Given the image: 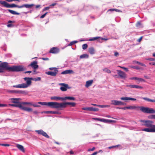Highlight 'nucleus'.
Returning <instances> with one entry per match:
<instances>
[{"mask_svg":"<svg viewBox=\"0 0 155 155\" xmlns=\"http://www.w3.org/2000/svg\"><path fill=\"white\" fill-rule=\"evenodd\" d=\"M58 71L57 68H54V72L47 71L46 72V74L48 75H50L52 76H55L58 73Z\"/></svg>","mask_w":155,"mask_h":155,"instance_id":"nucleus-9","label":"nucleus"},{"mask_svg":"<svg viewBox=\"0 0 155 155\" xmlns=\"http://www.w3.org/2000/svg\"><path fill=\"white\" fill-rule=\"evenodd\" d=\"M5 70L9 71H23L24 68L21 66H13L10 67L7 62H2L0 64V73L4 72Z\"/></svg>","mask_w":155,"mask_h":155,"instance_id":"nucleus-2","label":"nucleus"},{"mask_svg":"<svg viewBox=\"0 0 155 155\" xmlns=\"http://www.w3.org/2000/svg\"><path fill=\"white\" fill-rule=\"evenodd\" d=\"M93 119L94 120H96L101 122H104V119L103 118H93Z\"/></svg>","mask_w":155,"mask_h":155,"instance_id":"nucleus-31","label":"nucleus"},{"mask_svg":"<svg viewBox=\"0 0 155 155\" xmlns=\"http://www.w3.org/2000/svg\"><path fill=\"white\" fill-rule=\"evenodd\" d=\"M45 113L46 114H57V112L56 111H47L45 112Z\"/></svg>","mask_w":155,"mask_h":155,"instance_id":"nucleus-32","label":"nucleus"},{"mask_svg":"<svg viewBox=\"0 0 155 155\" xmlns=\"http://www.w3.org/2000/svg\"><path fill=\"white\" fill-rule=\"evenodd\" d=\"M48 12H46L45 14L42 15L41 17L40 18H42L45 17L46 16V15L48 13Z\"/></svg>","mask_w":155,"mask_h":155,"instance_id":"nucleus-48","label":"nucleus"},{"mask_svg":"<svg viewBox=\"0 0 155 155\" xmlns=\"http://www.w3.org/2000/svg\"><path fill=\"white\" fill-rule=\"evenodd\" d=\"M36 131L39 134H40L42 135L43 136L45 137L48 138H49V136L44 131L42 130H36Z\"/></svg>","mask_w":155,"mask_h":155,"instance_id":"nucleus-13","label":"nucleus"},{"mask_svg":"<svg viewBox=\"0 0 155 155\" xmlns=\"http://www.w3.org/2000/svg\"><path fill=\"white\" fill-rule=\"evenodd\" d=\"M73 72V71L71 70H66L61 72V74H70Z\"/></svg>","mask_w":155,"mask_h":155,"instance_id":"nucleus-25","label":"nucleus"},{"mask_svg":"<svg viewBox=\"0 0 155 155\" xmlns=\"http://www.w3.org/2000/svg\"><path fill=\"white\" fill-rule=\"evenodd\" d=\"M40 80H41V78L40 77H38L37 78H35V81H39Z\"/></svg>","mask_w":155,"mask_h":155,"instance_id":"nucleus-60","label":"nucleus"},{"mask_svg":"<svg viewBox=\"0 0 155 155\" xmlns=\"http://www.w3.org/2000/svg\"><path fill=\"white\" fill-rule=\"evenodd\" d=\"M13 87L16 88H25L28 87V86H27L25 83H23L18 85H13Z\"/></svg>","mask_w":155,"mask_h":155,"instance_id":"nucleus-15","label":"nucleus"},{"mask_svg":"<svg viewBox=\"0 0 155 155\" xmlns=\"http://www.w3.org/2000/svg\"><path fill=\"white\" fill-rule=\"evenodd\" d=\"M117 71L118 75L121 78L125 79L127 78V74L124 72L119 70H117Z\"/></svg>","mask_w":155,"mask_h":155,"instance_id":"nucleus-7","label":"nucleus"},{"mask_svg":"<svg viewBox=\"0 0 155 155\" xmlns=\"http://www.w3.org/2000/svg\"><path fill=\"white\" fill-rule=\"evenodd\" d=\"M119 67H120L121 68L124 69L127 72V71H129L128 69L127 68H125V67H121V66H119Z\"/></svg>","mask_w":155,"mask_h":155,"instance_id":"nucleus-45","label":"nucleus"},{"mask_svg":"<svg viewBox=\"0 0 155 155\" xmlns=\"http://www.w3.org/2000/svg\"><path fill=\"white\" fill-rule=\"evenodd\" d=\"M8 10L10 13L13 15H19L20 14V13H18L12 10L11 9H8Z\"/></svg>","mask_w":155,"mask_h":155,"instance_id":"nucleus-28","label":"nucleus"},{"mask_svg":"<svg viewBox=\"0 0 155 155\" xmlns=\"http://www.w3.org/2000/svg\"><path fill=\"white\" fill-rule=\"evenodd\" d=\"M114 11H115L116 12H121L122 11L120 10L117 9H115Z\"/></svg>","mask_w":155,"mask_h":155,"instance_id":"nucleus-61","label":"nucleus"},{"mask_svg":"<svg viewBox=\"0 0 155 155\" xmlns=\"http://www.w3.org/2000/svg\"><path fill=\"white\" fill-rule=\"evenodd\" d=\"M37 62L36 61H35L31 62L30 64L28 66V67H31L34 69V71H35V70L37 69L38 68V66L37 64Z\"/></svg>","mask_w":155,"mask_h":155,"instance_id":"nucleus-6","label":"nucleus"},{"mask_svg":"<svg viewBox=\"0 0 155 155\" xmlns=\"http://www.w3.org/2000/svg\"><path fill=\"white\" fill-rule=\"evenodd\" d=\"M7 92L10 93H17V91L15 90H7Z\"/></svg>","mask_w":155,"mask_h":155,"instance_id":"nucleus-36","label":"nucleus"},{"mask_svg":"<svg viewBox=\"0 0 155 155\" xmlns=\"http://www.w3.org/2000/svg\"><path fill=\"white\" fill-rule=\"evenodd\" d=\"M137 80L141 82H145V80L144 79H143L142 78H137Z\"/></svg>","mask_w":155,"mask_h":155,"instance_id":"nucleus-42","label":"nucleus"},{"mask_svg":"<svg viewBox=\"0 0 155 155\" xmlns=\"http://www.w3.org/2000/svg\"><path fill=\"white\" fill-rule=\"evenodd\" d=\"M140 122L143 123V125L148 128L155 129V125H153V122L150 120H140Z\"/></svg>","mask_w":155,"mask_h":155,"instance_id":"nucleus-4","label":"nucleus"},{"mask_svg":"<svg viewBox=\"0 0 155 155\" xmlns=\"http://www.w3.org/2000/svg\"><path fill=\"white\" fill-rule=\"evenodd\" d=\"M119 54V53H118L117 52H116L114 53V55L115 56H118Z\"/></svg>","mask_w":155,"mask_h":155,"instance_id":"nucleus-58","label":"nucleus"},{"mask_svg":"<svg viewBox=\"0 0 155 155\" xmlns=\"http://www.w3.org/2000/svg\"><path fill=\"white\" fill-rule=\"evenodd\" d=\"M21 109L28 112H31L33 110L32 108L30 107H24L22 105V106Z\"/></svg>","mask_w":155,"mask_h":155,"instance_id":"nucleus-19","label":"nucleus"},{"mask_svg":"<svg viewBox=\"0 0 155 155\" xmlns=\"http://www.w3.org/2000/svg\"><path fill=\"white\" fill-rule=\"evenodd\" d=\"M99 110V109L97 108H94L92 107H90L89 111H97Z\"/></svg>","mask_w":155,"mask_h":155,"instance_id":"nucleus-29","label":"nucleus"},{"mask_svg":"<svg viewBox=\"0 0 155 155\" xmlns=\"http://www.w3.org/2000/svg\"><path fill=\"white\" fill-rule=\"evenodd\" d=\"M148 117L149 119H155V115H152L150 116H149Z\"/></svg>","mask_w":155,"mask_h":155,"instance_id":"nucleus-39","label":"nucleus"},{"mask_svg":"<svg viewBox=\"0 0 155 155\" xmlns=\"http://www.w3.org/2000/svg\"><path fill=\"white\" fill-rule=\"evenodd\" d=\"M119 146V145H116V146H113L111 147H108V148L109 149H111L115 147H118V146Z\"/></svg>","mask_w":155,"mask_h":155,"instance_id":"nucleus-47","label":"nucleus"},{"mask_svg":"<svg viewBox=\"0 0 155 155\" xmlns=\"http://www.w3.org/2000/svg\"><path fill=\"white\" fill-rule=\"evenodd\" d=\"M100 38V37H94V38H90L89 39V41H95V40H97L98 38Z\"/></svg>","mask_w":155,"mask_h":155,"instance_id":"nucleus-38","label":"nucleus"},{"mask_svg":"<svg viewBox=\"0 0 155 155\" xmlns=\"http://www.w3.org/2000/svg\"><path fill=\"white\" fill-rule=\"evenodd\" d=\"M98 107H101V108H103V107H106V106L105 105H98Z\"/></svg>","mask_w":155,"mask_h":155,"instance_id":"nucleus-57","label":"nucleus"},{"mask_svg":"<svg viewBox=\"0 0 155 155\" xmlns=\"http://www.w3.org/2000/svg\"><path fill=\"white\" fill-rule=\"evenodd\" d=\"M134 63H137L138 64L142 66L146 67V65L140 62H138V61H134Z\"/></svg>","mask_w":155,"mask_h":155,"instance_id":"nucleus-37","label":"nucleus"},{"mask_svg":"<svg viewBox=\"0 0 155 155\" xmlns=\"http://www.w3.org/2000/svg\"><path fill=\"white\" fill-rule=\"evenodd\" d=\"M111 104L114 105H124L125 104L123 102L117 100L111 101Z\"/></svg>","mask_w":155,"mask_h":155,"instance_id":"nucleus-11","label":"nucleus"},{"mask_svg":"<svg viewBox=\"0 0 155 155\" xmlns=\"http://www.w3.org/2000/svg\"><path fill=\"white\" fill-rule=\"evenodd\" d=\"M88 52L91 54H94V48L93 47L89 48L88 49Z\"/></svg>","mask_w":155,"mask_h":155,"instance_id":"nucleus-27","label":"nucleus"},{"mask_svg":"<svg viewBox=\"0 0 155 155\" xmlns=\"http://www.w3.org/2000/svg\"><path fill=\"white\" fill-rule=\"evenodd\" d=\"M0 4L7 8L17 7L20 8V6H18L14 4H9L5 1H0Z\"/></svg>","mask_w":155,"mask_h":155,"instance_id":"nucleus-5","label":"nucleus"},{"mask_svg":"<svg viewBox=\"0 0 155 155\" xmlns=\"http://www.w3.org/2000/svg\"><path fill=\"white\" fill-rule=\"evenodd\" d=\"M50 8V7H47L43 9V11H45L46 10H48Z\"/></svg>","mask_w":155,"mask_h":155,"instance_id":"nucleus-49","label":"nucleus"},{"mask_svg":"<svg viewBox=\"0 0 155 155\" xmlns=\"http://www.w3.org/2000/svg\"><path fill=\"white\" fill-rule=\"evenodd\" d=\"M98 152H95L93 153L91 155H96Z\"/></svg>","mask_w":155,"mask_h":155,"instance_id":"nucleus-64","label":"nucleus"},{"mask_svg":"<svg viewBox=\"0 0 155 155\" xmlns=\"http://www.w3.org/2000/svg\"><path fill=\"white\" fill-rule=\"evenodd\" d=\"M82 48L84 50L86 49L87 47V44H84L82 45Z\"/></svg>","mask_w":155,"mask_h":155,"instance_id":"nucleus-41","label":"nucleus"},{"mask_svg":"<svg viewBox=\"0 0 155 155\" xmlns=\"http://www.w3.org/2000/svg\"><path fill=\"white\" fill-rule=\"evenodd\" d=\"M120 99L123 100H128L129 97H122L120 98Z\"/></svg>","mask_w":155,"mask_h":155,"instance_id":"nucleus-43","label":"nucleus"},{"mask_svg":"<svg viewBox=\"0 0 155 155\" xmlns=\"http://www.w3.org/2000/svg\"><path fill=\"white\" fill-rule=\"evenodd\" d=\"M90 107L83 108L82 109L84 110H89Z\"/></svg>","mask_w":155,"mask_h":155,"instance_id":"nucleus-51","label":"nucleus"},{"mask_svg":"<svg viewBox=\"0 0 155 155\" xmlns=\"http://www.w3.org/2000/svg\"><path fill=\"white\" fill-rule=\"evenodd\" d=\"M7 106L6 104H0V107H4Z\"/></svg>","mask_w":155,"mask_h":155,"instance_id":"nucleus-55","label":"nucleus"},{"mask_svg":"<svg viewBox=\"0 0 155 155\" xmlns=\"http://www.w3.org/2000/svg\"><path fill=\"white\" fill-rule=\"evenodd\" d=\"M60 50L57 47H53L51 48L50 50V53L54 54H57L59 52Z\"/></svg>","mask_w":155,"mask_h":155,"instance_id":"nucleus-12","label":"nucleus"},{"mask_svg":"<svg viewBox=\"0 0 155 155\" xmlns=\"http://www.w3.org/2000/svg\"><path fill=\"white\" fill-rule=\"evenodd\" d=\"M142 131L148 132L155 133V129L151 128H146L142 130Z\"/></svg>","mask_w":155,"mask_h":155,"instance_id":"nucleus-17","label":"nucleus"},{"mask_svg":"<svg viewBox=\"0 0 155 155\" xmlns=\"http://www.w3.org/2000/svg\"><path fill=\"white\" fill-rule=\"evenodd\" d=\"M34 6V5L33 4H24L20 6V8L25 7L27 8H32V7Z\"/></svg>","mask_w":155,"mask_h":155,"instance_id":"nucleus-18","label":"nucleus"},{"mask_svg":"<svg viewBox=\"0 0 155 155\" xmlns=\"http://www.w3.org/2000/svg\"><path fill=\"white\" fill-rule=\"evenodd\" d=\"M130 80H137V77H132V78H130Z\"/></svg>","mask_w":155,"mask_h":155,"instance_id":"nucleus-59","label":"nucleus"},{"mask_svg":"<svg viewBox=\"0 0 155 155\" xmlns=\"http://www.w3.org/2000/svg\"><path fill=\"white\" fill-rule=\"evenodd\" d=\"M116 122V121L115 120H107L104 119V123H115Z\"/></svg>","mask_w":155,"mask_h":155,"instance_id":"nucleus-26","label":"nucleus"},{"mask_svg":"<svg viewBox=\"0 0 155 155\" xmlns=\"http://www.w3.org/2000/svg\"><path fill=\"white\" fill-rule=\"evenodd\" d=\"M88 56L87 54H83L81 55L80 56V58H88Z\"/></svg>","mask_w":155,"mask_h":155,"instance_id":"nucleus-35","label":"nucleus"},{"mask_svg":"<svg viewBox=\"0 0 155 155\" xmlns=\"http://www.w3.org/2000/svg\"><path fill=\"white\" fill-rule=\"evenodd\" d=\"M95 149V147H94L91 149H89L87 151H94Z\"/></svg>","mask_w":155,"mask_h":155,"instance_id":"nucleus-50","label":"nucleus"},{"mask_svg":"<svg viewBox=\"0 0 155 155\" xmlns=\"http://www.w3.org/2000/svg\"><path fill=\"white\" fill-rule=\"evenodd\" d=\"M24 80L26 81V84L28 86V87H29L31 83V80H33L34 78H27L25 77L24 78Z\"/></svg>","mask_w":155,"mask_h":155,"instance_id":"nucleus-10","label":"nucleus"},{"mask_svg":"<svg viewBox=\"0 0 155 155\" xmlns=\"http://www.w3.org/2000/svg\"><path fill=\"white\" fill-rule=\"evenodd\" d=\"M134 88H137V89H142L143 88V87L140 86H139L137 85H134Z\"/></svg>","mask_w":155,"mask_h":155,"instance_id":"nucleus-40","label":"nucleus"},{"mask_svg":"<svg viewBox=\"0 0 155 155\" xmlns=\"http://www.w3.org/2000/svg\"><path fill=\"white\" fill-rule=\"evenodd\" d=\"M50 99L51 100L55 101L62 100L63 101L62 97H59L53 96L51 97Z\"/></svg>","mask_w":155,"mask_h":155,"instance_id":"nucleus-20","label":"nucleus"},{"mask_svg":"<svg viewBox=\"0 0 155 155\" xmlns=\"http://www.w3.org/2000/svg\"><path fill=\"white\" fill-rule=\"evenodd\" d=\"M62 98L63 101L66 100L67 99L73 101L75 100V98L74 97H62Z\"/></svg>","mask_w":155,"mask_h":155,"instance_id":"nucleus-22","label":"nucleus"},{"mask_svg":"<svg viewBox=\"0 0 155 155\" xmlns=\"http://www.w3.org/2000/svg\"><path fill=\"white\" fill-rule=\"evenodd\" d=\"M41 59L44 61H47V60H49V58H41Z\"/></svg>","mask_w":155,"mask_h":155,"instance_id":"nucleus-54","label":"nucleus"},{"mask_svg":"<svg viewBox=\"0 0 155 155\" xmlns=\"http://www.w3.org/2000/svg\"><path fill=\"white\" fill-rule=\"evenodd\" d=\"M6 1L10 2H12L13 1H17L18 2H19L20 1L19 0H6Z\"/></svg>","mask_w":155,"mask_h":155,"instance_id":"nucleus-53","label":"nucleus"},{"mask_svg":"<svg viewBox=\"0 0 155 155\" xmlns=\"http://www.w3.org/2000/svg\"><path fill=\"white\" fill-rule=\"evenodd\" d=\"M132 68L137 70H139L140 69L139 67L136 66H132Z\"/></svg>","mask_w":155,"mask_h":155,"instance_id":"nucleus-52","label":"nucleus"},{"mask_svg":"<svg viewBox=\"0 0 155 155\" xmlns=\"http://www.w3.org/2000/svg\"><path fill=\"white\" fill-rule=\"evenodd\" d=\"M32 105L34 107H39L40 106L36 104H33L32 103L30 102H21V105Z\"/></svg>","mask_w":155,"mask_h":155,"instance_id":"nucleus-16","label":"nucleus"},{"mask_svg":"<svg viewBox=\"0 0 155 155\" xmlns=\"http://www.w3.org/2000/svg\"><path fill=\"white\" fill-rule=\"evenodd\" d=\"M136 99L135 98H132L129 97V100H132V101H136Z\"/></svg>","mask_w":155,"mask_h":155,"instance_id":"nucleus-56","label":"nucleus"},{"mask_svg":"<svg viewBox=\"0 0 155 155\" xmlns=\"http://www.w3.org/2000/svg\"><path fill=\"white\" fill-rule=\"evenodd\" d=\"M115 9L114 8H111V9H109L108 11H114Z\"/></svg>","mask_w":155,"mask_h":155,"instance_id":"nucleus-62","label":"nucleus"},{"mask_svg":"<svg viewBox=\"0 0 155 155\" xmlns=\"http://www.w3.org/2000/svg\"><path fill=\"white\" fill-rule=\"evenodd\" d=\"M17 93L25 94H27L28 93L25 91H17Z\"/></svg>","mask_w":155,"mask_h":155,"instance_id":"nucleus-33","label":"nucleus"},{"mask_svg":"<svg viewBox=\"0 0 155 155\" xmlns=\"http://www.w3.org/2000/svg\"><path fill=\"white\" fill-rule=\"evenodd\" d=\"M143 100L148 101H150V102H155V100H152L150 99L149 98H147V97H143Z\"/></svg>","mask_w":155,"mask_h":155,"instance_id":"nucleus-30","label":"nucleus"},{"mask_svg":"<svg viewBox=\"0 0 155 155\" xmlns=\"http://www.w3.org/2000/svg\"><path fill=\"white\" fill-rule=\"evenodd\" d=\"M142 37H140L138 40V41L139 42H140L142 40Z\"/></svg>","mask_w":155,"mask_h":155,"instance_id":"nucleus-63","label":"nucleus"},{"mask_svg":"<svg viewBox=\"0 0 155 155\" xmlns=\"http://www.w3.org/2000/svg\"><path fill=\"white\" fill-rule=\"evenodd\" d=\"M103 70L107 73L110 74L111 73V71L107 68H104L103 69Z\"/></svg>","mask_w":155,"mask_h":155,"instance_id":"nucleus-34","label":"nucleus"},{"mask_svg":"<svg viewBox=\"0 0 155 155\" xmlns=\"http://www.w3.org/2000/svg\"><path fill=\"white\" fill-rule=\"evenodd\" d=\"M93 82V80H91L87 81L86 82V84L85 86L86 87H89L91 86Z\"/></svg>","mask_w":155,"mask_h":155,"instance_id":"nucleus-23","label":"nucleus"},{"mask_svg":"<svg viewBox=\"0 0 155 155\" xmlns=\"http://www.w3.org/2000/svg\"><path fill=\"white\" fill-rule=\"evenodd\" d=\"M126 87L130 88H134V85H127Z\"/></svg>","mask_w":155,"mask_h":155,"instance_id":"nucleus-46","label":"nucleus"},{"mask_svg":"<svg viewBox=\"0 0 155 155\" xmlns=\"http://www.w3.org/2000/svg\"><path fill=\"white\" fill-rule=\"evenodd\" d=\"M16 147L18 149L20 150L22 152H25V150L23 146L22 145L19 144H17L16 146Z\"/></svg>","mask_w":155,"mask_h":155,"instance_id":"nucleus-21","label":"nucleus"},{"mask_svg":"<svg viewBox=\"0 0 155 155\" xmlns=\"http://www.w3.org/2000/svg\"><path fill=\"white\" fill-rule=\"evenodd\" d=\"M12 101V103L15 104H21V102H20L19 101L21 100L20 98H11L10 99Z\"/></svg>","mask_w":155,"mask_h":155,"instance_id":"nucleus-14","label":"nucleus"},{"mask_svg":"<svg viewBox=\"0 0 155 155\" xmlns=\"http://www.w3.org/2000/svg\"><path fill=\"white\" fill-rule=\"evenodd\" d=\"M38 103L41 105H47L51 108L56 109L65 108L68 105H70L71 107H74L76 105L75 103L68 102L58 103L57 102H39Z\"/></svg>","mask_w":155,"mask_h":155,"instance_id":"nucleus-1","label":"nucleus"},{"mask_svg":"<svg viewBox=\"0 0 155 155\" xmlns=\"http://www.w3.org/2000/svg\"><path fill=\"white\" fill-rule=\"evenodd\" d=\"M9 106L15 107H18L20 109H21V108L22 107V105H21V104H9Z\"/></svg>","mask_w":155,"mask_h":155,"instance_id":"nucleus-24","label":"nucleus"},{"mask_svg":"<svg viewBox=\"0 0 155 155\" xmlns=\"http://www.w3.org/2000/svg\"><path fill=\"white\" fill-rule=\"evenodd\" d=\"M0 145L4 146L5 147H8L10 146V145L8 144L0 143Z\"/></svg>","mask_w":155,"mask_h":155,"instance_id":"nucleus-44","label":"nucleus"},{"mask_svg":"<svg viewBox=\"0 0 155 155\" xmlns=\"http://www.w3.org/2000/svg\"><path fill=\"white\" fill-rule=\"evenodd\" d=\"M128 109L138 110L140 108V110L144 113L148 114H153L155 113V110L152 108H149L143 106L139 107L135 105L129 106H127Z\"/></svg>","mask_w":155,"mask_h":155,"instance_id":"nucleus-3","label":"nucleus"},{"mask_svg":"<svg viewBox=\"0 0 155 155\" xmlns=\"http://www.w3.org/2000/svg\"><path fill=\"white\" fill-rule=\"evenodd\" d=\"M59 84L60 85L63 86L60 87V90L62 91H66L67 90V89L70 88L68 87V84L61 83Z\"/></svg>","mask_w":155,"mask_h":155,"instance_id":"nucleus-8","label":"nucleus"}]
</instances>
